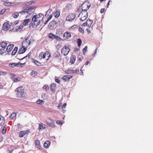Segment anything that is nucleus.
<instances>
[{"label": "nucleus", "mask_w": 153, "mask_h": 153, "mask_svg": "<svg viewBox=\"0 0 153 153\" xmlns=\"http://www.w3.org/2000/svg\"><path fill=\"white\" fill-rule=\"evenodd\" d=\"M44 15L41 13L33 16L30 24L33 28L36 27L41 24H43Z\"/></svg>", "instance_id": "obj_1"}, {"label": "nucleus", "mask_w": 153, "mask_h": 153, "mask_svg": "<svg viewBox=\"0 0 153 153\" xmlns=\"http://www.w3.org/2000/svg\"><path fill=\"white\" fill-rule=\"evenodd\" d=\"M24 89L23 86L18 88L16 90L17 92L16 95L17 97H25L24 95Z\"/></svg>", "instance_id": "obj_2"}, {"label": "nucleus", "mask_w": 153, "mask_h": 153, "mask_svg": "<svg viewBox=\"0 0 153 153\" xmlns=\"http://www.w3.org/2000/svg\"><path fill=\"white\" fill-rule=\"evenodd\" d=\"M39 58L40 59H45L46 60H48L51 56L50 53L48 51H46L44 53L42 52L39 54Z\"/></svg>", "instance_id": "obj_3"}, {"label": "nucleus", "mask_w": 153, "mask_h": 153, "mask_svg": "<svg viewBox=\"0 0 153 153\" xmlns=\"http://www.w3.org/2000/svg\"><path fill=\"white\" fill-rule=\"evenodd\" d=\"M7 45L6 42L2 41L0 43V54H2L6 53V47Z\"/></svg>", "instance_id": "obj_4"}, {"label": "nucleus", "mask_w": 153, "mask_h": 153, "mask_svg": "<svg viewBox=\"0 0 153 153\" xmlns=\"http://www.w3.org/2000/svg\"><path fill=\"white\" fill-rule=\"evenodd\" d=\"M88 16V13L86 11H82L79 14L78 17L80 20L83 21L87 19Z\"/></svg>", "instance_id": "obj_5"}, {"label": "nucleus", "mask_w": 153, "mask_h": 153, "mask_svg": "<svg viewBox=\"0 0 153 153\" xmlns=\"http://www.w3.org/2000/svg\"><path fill=\"white\" fill-rule=\"evenodd\" d=\"M70 46L65 45L61 50V53L62 54L65 56L67 55L70 51L69 48Z\"/></svg>", "instance_id": "obj_6"}, {"label": "nucleus", "mask_w": 153, "mask_h": 153, "mask_svg": "<svg viewBox=\"0 0 153 153\" xmlns=\"http://www.w3.org/2000/svg\"><path fill=\"white\" fill-rule=\"evenodd\" d=\"M31 44V41L28 37L24 40L22 42V47L23 48H27Z\"/></svg>", "instance_id": "obj_7"}, {"label": "nucleus", "mask_w": 153, "mask_h": 153, "mask_svg": "<svg viewBox=\"0 0 153 153\" xmlns=\"http://www.w3.org/2000/svg\"><path fill=\"white\" fill-rule=\"evenodd\" d=\"M26 13L27 15H29L35 11V7H27L25 9Z\"/></svg>", "instance_id": "obj_8"}, {"label": "nucleus", "mask_w": 153, "mask_h": 153, "mask_svg": "<svg viewBox=\"0 0 153 153\" xmlns=\"http://www.w3.org/2000/svg\"><path fill=\"white\" fill-rule=\"evenodd\" d=\"M47 124L49 126L52 128H54L56 126L54 122L51 119L47 118L46 120Z\"/></svg>", "instance_id": "obj_9"}, {"label": "nucleus", "mask_w": 153, "mask_h": 153, "mask_svg": "<svg viewBox=\"0 0 153 153\" xmlns=\"http://www.w3.org/2000/svg\"><path fill=\"white\" fill-rule=\"evenodd\" d=\"M75 16L74 13H70L67 17L66 20L69 22H72L75 19Z\"/></svg>", "instance_id": "obj_10"}, {"label": "nucleus", "mask_w": 153, "mask_h": 153, "mask_svg": "<svg viewBox=\"0 0 153 153\" xmlns=\"http://www.w3.org/2000/svg\"><path fill=\"white\" fill-rule=\"evenodd\" d=\"M82 11H86L88 10L89 7L90 6L88 4L84 3L81 5Z\"/></svg>", "instance_id": "obj_11"}, {"label": "nucleus", "mask_w": 153, "mask_h": 153, "mask_svg": "<svg viewBox=\"0 0 153 153\" xmlns=\"http://www.w3.org/2000/svg\"><path fill=\"white\" fill-rule=\"evenodd\" d=\"M29 132H30V130H27L25 131H22L19 132V137H22L24 135L28 134Z\"/></svg>", "instance_id": "obj_12"}, {"label": "nucleus", "mask_w": 153, "mask_h": 153, "mask_svg": "<svg viewBox=\"0 0 153 153\" xmlns=\"http://www.w3.org/2000/svg\"><path fill=\"white\" fill-rule=\"evenodd\" d=\"M79 71V69H71L65 71V72L67 74H74Z\"/></svg>", "instance_id": "obj_13"}, {"label": "nucleus", "mask_w": 153, "mask_h": 153, "mask_svg": "<svg viewBox=\"0 0 153 153\" xmlns=\"http://www.w3.org/2000/svg\"><path fill=\"white\" fill-rule=\"evenodd\" d=\"M85 26V23H84L82 25L79 26L78 28L79 31L81 33H84V30Z\"/></svg>", "instance_id": "obj_14"}, {"label": "nucleus", "mask_w": 153, "mask_h": 153, "mask_svg": "<svg viewBox=\"0 0 153 153\" xmlns=\"http://www.w3.org/2000/svg\"><path fill=\"white\" fill-rule=\"evenodd\" d=\"M10 28V25L7 22H5L3 25L2 29L4 31L8 30Z\"/></svg>", "instance_id": "obj_15"}, {"label": "nucleus", "mask_w": 153, "mask_h": 153, "mask_svg": "<svg viewBox=\"0 0 153 153\" xmlns=\"http://www.w3.org/2000/svg\"><path fill=\"white\" fill-rule=\"evenodd\" d=\"M56 22L55 21H52L49 23L48 26V27L50 29H53L56 26Z\"/></svg>", "instance_id": "obj_16"}, {"label": "nucleus", "mask_w": 153, "mask_h": 153, "mask_svg": "<svg viewBox=\"0 0 153 153\" xmlns=\"http://www.w3.org/2000/svg\"><path fill=\"white\" fill-rule=\"evenodd\" d=\"M63 36L65 39H68L71 37V33L67 31L64 33Z\"/></svg>", "instance_id": "obj_17"}, {"label": "nucleus", "mask_w": 153, "mask_h": 153, "mask_svg": "<svg viewBox=\"0 0 153 153\" xmlns=\"http://www.w3.org/2000/svg\"><path fill=\"white\" fill-rule=\"evenodd\" d=\"M14 46V45L13 44L9 45L6 48V52H7L8 53L10 52L12 50Z\"/></svg>", "instance_id": "obj_18"}, {"label": "nucleus", "mask_w": 153, "mask_h": 153, "mask_svg": "<svg viewBox=\"0 0 153 153\" xmlns=\"http://www.w3.org/2000/svg\"><path fill=\"white\" fill-rule=\"evenodd\" d=\"M73 77L71 75H65L62 77V79L65 82H67Z\"/></svg>", "instance_id": "obj_19"}, {"label": "nucleus", "mask_w": 153, "mask_h": 153, "mask_svg": "<svg viewBox=\"0 0 153 153\" xmlns=\"http://www.w3.org/2000/svg\"><path fill=\"white\" fill-rule=\"evenodd\" d=\"M93 21L90 19H88L87 20L86 23H85L86 26H88V27H92Z\"/></svg>", "instance_id": "obj_20"}, {"label": "nucleus", "mask_w": 153, "mask_h": 153, "mask_svg": "<svg viewBox=\"0 0 153 153\" xmlns=\"http://www.w3.org/2000/svg\"><path fill=\"white\" fill-rule=\"evenodd\" d=\"M35 146L39 150L41 149V146L40 141L39 140H35Z\"/></svg>", "instance_id": "obj_21"}, {"label": "nucleus", "mask_w": 153, "mask_h": 153, "mask_svg": "<svg viewBox=\"0 0 153 153\" xmlns=\"http://www.w3.org/2000/svg\"><path fill=\"white\" fill-rule=\"evenodd\" d=\"M56 87V84L55 83H53L51 84L50 86L51 90L52 92H54L55 91V88Z\"/></svg>", "instance_id": "obj_22"}, {"label": "nucleus", "mask_w": 153, "mask_h": 153, "mask_svg": "<svg viewBox=\"0 0 153 153\" xmlns=\"http://www.w3.org/2000/svg\"><path fill=\"white\" fill-rule=\"evenodd\" d=\"M51 143L48 141L47 140L44 142L43 145L45 149H48L49 148L50 145Z\"/></svg>", "instance_id": "obj_23"}, {"label": "nucleus", "mask_w": 153, "mask_h": 153, "mask_svg": "<svg viewBox=\"0 0 153 153\" xmlns=\"http://www.w3.org/2000/svg\"><path fill=\"white\" fill-rule=\"evenodd\" d=\"M27 48H23L22 47V48H20L18 51V53L19 54H22L25 53L27 50Z\"/></svg>", "instance_id": "obj_24"}, {"label": "nucleus", "mask_w": 153, "mask_h": 153, "mask_svg": "<svg viewBox=\"0 0 153 153\" xmlns=\"http://www.w3.org/2000/svg\"><path fill=\"white\" fill-rule=\"evenodd\" d=\"M5 120L4 117L0 115V126H1L4 125L5 123Z\"/></svg>", "instance_id": "obj_25"}, {"label": "nucleus", "mask_w": 153, "mask_h": 153, "mask_svg": "<svg viewBox=\"0 0 153 153\" xmlns=\"http://www.w3.org/2000/svg\"><path fill=\"white\" fill-rule=\"evenodd\" d=\"M76 58V57L75 55H73L71 56L70 58V62L71 64H72L74 63Z\"/></svg>", "instance_id": "obj_26"}, {"label": "nucleus", "mask_w": 153, "mask_h": 153, "mask_svg": "<svg viewBox=\"0 0 153 153\" xmlns=\"http://www.w3.org/2000/svg\"><path fill=\"white\" fill-rule=\"evenodd\" d=\"M19 13L20 15L25 16L26 17L28 16V15H27L26 13L25 9H24L22 11L19 12Z\"/></svg>", "instance_id": "obj_27"}, {"label": "nucleus", "mask_w": 153, "mask_h": 153, "mask_svg": "<svg viewBox=\"0 0 153 153\" xmlns=\"http://www.w3.org/2000/svg\"><path fill=\"white\" fill-rule=\"evenodd\" d=\"M45 125L44 124L42 123H39V130L41 129H44L45 128Z\"/></svg>", "instance_id": "obj_28"}, {"label": "nucleus", "mask_w": 153, "mask_h": 153, "mask_svg": "<svg viewBox=\"0 0 153 153\" xmlns=\"http://www.w3.org/2000/svg\"><path fill=\"white\" fill-rule=\"evenodd\" d=\"M78 27V26L76 25H74L71 26L69 28L70 30H72L75 29H76Z\"/></svg>", "instance_id": "obj_29"}, {"label": "nucleus", "mask_w": 153, "mask_h": 153, "mask_svg": "<svg viewBox=\"0 0 153 153\" xmlns=\"http://www.w3.org/2000/svg\"><path fill=\"white\" fill-rule=\"evenodd\" d=\"M30 20L29 19H27L24 20V22L23 23V24L25 26L28 25V24L30 22Z\"/></svg>", "instance_id": "obj_30"}, {"label": "nucleus", "mask_w": 153, "mask_h": 153, "mask_svg": "<svg viewBox=\"0 0 153 153\" xmlns=\"http://www.w3.org/2000/svg\"><path fill=\"white\" fill-rule=\"evenodd\" d=\"M56 36V35L53 34V33H50L49 34L48 36L49 38L52 39H55Z\"/></svg>", "instance_id": "obj_31"}, {"label": "nucleus", "mask_w": 153, "mask_h": 153, "mask_svg": "<svg viewBox=\"0 0 153 153\" xmlns=\"http://www.w3.org/2000/svg\"><path fill=\"white\" fill-rule=\"evenodd\" d=\"M18 50V48L15 47L12 52V55H14L16 53Z\"/></svg>", "instance_id": "obj_32"}, {"label": "nucleus", "mask_w": 153, "mask_h": 153, "mask_svg": "<svg viewBox=\"0 0 153 153\" xmlns=\"http://www.w3.org/2000/svg\"><path fill=\"white\" fill-rule=\"evenodd\" d=\"M54 15L55 17L57 18L60 16V13L59 11H57L54 13Z\"/></svg>", "instance_id": "obj_33"}, {"label": "nucleus", "mask_w": 153, "mask_h": 153, "mask_svg": "<svg viewBox=\"0 0 153 153\" xmlns=\"http://www.w3.org/2000/svg\"><path fill=\"white\" fill-rule=\"evenodd\" d=\"M37 72L35 71H32L30 73V75L33 76H35L37 74Z\"/></svg>", "instance_id": "obj_34"}, {"label": "nucleus", "mask_w": 153, "mask_h": 153, "mask_svg": "<svg viewBox=\"0 0 153 153\" xmlns=\"http://www.w3.org/2000/svg\"><path fill=\"white\" fill-rule=\"evenodd\" d=\"M36 103L37 104L40 105H43L44 103V102L42 100H39L36 101Z\"/></svg>", "instance_id": "obj_35"}, {"label": "nucleus", "mask_w": 153, "mask_h": 153, "mask_svg": "<svg viewBox=\"0 0 153 153\" xmlns=\"http://www.w3.org/2000/svg\"><path fill=\"white\" fill-rule=\"evenodd\" d=\"M19 13L17 12H14L12 15L13 17L15 18H17L19 16Z\"/></svg>", "instance_id": "obj_36"}, {"label": "nucleus", "mask_w": 153, "mask_h": 153, "mask_svg": "<svg viewBox=\"0 0 153 153\" xmlns=\"http://www.w3.org/2000/svg\"><path fill=\"white\" fill-rule=\"evenodd\" d=\"M77 42L78 47H80L82 44V41L80 39H78L77 40Z\"/></svg>", "instance_id": "obj_37"}, {"label": "nucleus", "mask_w": 153, "mask_h": 153, "mask_svg": "<svg viewBox=\"0 0 153 153\" xmlns=\"http://www.w3.org/2000/svg\"><path fill=\"white\" fill-rule=\"evenodd\" d=\"M16 116V114L15 113H13L10 116V119H13V118L15 117Z\"/></svg>", "instance_id": "obj_38"}, {"label": "nucleus", "mask_w": 153, "mask_h": 153, "mask_svg": "<svg viewBox=\"0 0 153 153\" xmlns=\"http://www.w3.org/2000/svg\"><path fill=\"white\" fill-rule=\"evenodd\" d=\"M34 62L35 63V64L37 66H41V63L37 60H34Z\"/></svg>", "instance_id": "obj_39"}, {"label": "nucleus", "mask_w": 153, "mask_h": 153, "mask_svg": "<svg viewBox=\"0 0 153 153\" xmlns=\"http://www.w3.org/2000/svg\"><path fill=\"white\" fill-rule=\"evenodd\" d=\"M6 130L7 128L6 126H4L1 131L2 133L3 134H5L6 132Z\"/></svg>", "instance_id": "obj_40"}, {"label": "nucleus", "mask_w": 153, "mask_h": 153, "mask_svg": "<svg viewBox=\"0 0 153 153\" xmlns=\"http://www.w3.org/2000/svg\"><path fill=\"white\" fill-rule=\"evenodd\" d=\"M42 88L45 89L46 91L48 90L49 89V87L48 85H45L42 87Z\"/></svg>", "instance_id": "obj_41"}, {"label": "nucleus", "mask_w": 153, "mask_h": 153, "mask_svg": "<svg viewBox=\"0 0 153 153\" xmlns=\"http://www.w3.org/2000/svg\"><path fill=\"white\" fill-rule=\"evenodd\" d=\"M52 16L51 15L50 16H49V17H48L46 22L44 23V25H46L48 22V21L51 18Z\"/></svg>", "instance_id": "obj_42"}, {"label": "nucleus", "mask_w": 153, "mask_h": 153, "mask_svg": "<svg viewBox=\"0 0 153 153\" xmlns=\"http://www.w3.org/2000/svg\"><path fill=\"white\" fill-rule=\"evenodd\" d=\"M87 46H85V48L83 49L82 51L83 54L85 55L87 51Z\"/></svg>", "instance_id": "obj_43"}, {"label": "nucleus", "mask_w": 153, "mask_h": 153, "mask_svg": "<svg viewBox=\"0 0 153 153\" xmlns=\"http://www.w3.org/2000/svg\"><path fill=\"white\" fill-rule=\"evenodd\" d=\"M42 97L44 99L47 98L48 96L46 93H42Z\"/></svg>", "instance_id": "obj_44"}, {"label": "nucleus", "mask_w": 153, "mask_h": 153, "mask_svg": "<svg viewBox=\"0 0 153 153\" xmlns=\"http://www.w3.org/2000/svg\"><path fill=\"white\" fill-rule=\"evenodd\" d=\"M12 80L15 82H17L20 81L18 78L16 77H13L12 78Z\"/></svg>", "instance_id": "obj_45"}, {"label": "nucleus", "mask_w": 153, "mask_h": 153, "mask_svg": "<svg viewBox=\"0 0 153 153\" xmlns=\"http://www.w3.org/2000/svg\"><path fill=\"white\" fill-rule=\"evenodd\" d=\"M83 59V57L82 55H79L78 57V60L79 62L81 61Z\"/></svg>", "instance_id": "obj_46"}, {"label": "nucleus", "mask_w": 153, "mask_h": 153, "mask_svg": "<svg viewBox=\"0 0 153 153\" xmlns=\"http://www.w3.org/2000/svg\"><path fill=\"white\" fill-rule=\"evenodd\" d=\"M9 66L11 67H13L16 66L15 63H10L9 65Z\"/></svg>", "instance_id": "obj_47"}, {"label": "nucleus", "mask_w": 153, "mask_h": 153, "mask_svg": "<svg viewBox=\"0 0 153 153\" xmlns=\"http://www.w3.org/2000/svg\"><path fill=\"white\" fill-rule=\"evenodd\" d=\"M67 105V104L66 103H64L62 107V108L63 110V111H65V110H64V109H65V107Z\"/></svg>", "instance_id": "obj_48"}, {"label": "nucleus", "mask_w": 153, "mask_h": 153, "mask_svg": "<svg viewBox=\"0 0 153 153\" xmlns=\"http://www.w3.org/2000/svg\"><path fill=\"white\" fill-rule=\"evenodd\" d=\"M7 74V72L5 71H0V76L4 75Z\"/></svg>", "instance_id": "obj_49"}, {"label": "nucleus", "mask_w": 153, "mask_h": 153, "mask_svg": "<svg viewBox=\"0 0 153 153\" xmlns=\"http://www.w3.org/2000/svg\"><path fill=\"white\" fill-rule=\"evenodd\" d=\"M55 39L59 41H60L62 40V39L61 37L56 35L55 36Z\"/></svg>", "instance_id": "obj_50"}, {"label": "nucleus", "mask_w": 153, "mask_h": 153, "mask_svg": "<svg viewBox=\"0 0 153 153\" xmlns=\"http://www.w3.org/2000/svg\"><path fill=\"white\" fill-rule=\"evenodd\" d=\"M6 10L4 9L0 11V15L3 14L5 12Z\"/></svg>", "instance_id": "obj_51"}, {"label": "nucleus", "mask_w": 153, "mask_h": 153, "mask_svg": "<svg viewBox=\"0 0 153 153\" xmlns=\"http://www.w3.org/2000/svg\"><path fill=\"white\" fill-rule=\"evenodd\" d=\"M24 64L20 63H15L16 66L19 67L21 66L22 65H23Z\"/></svg>", "instance_id": "obj_52"}, {"label": "nucleus", "mask_w": 153, "mask_h": 153, "mask_svg": "<svg viewBox=\"0 0 153 153\" xmlns=\"http://www.w3.org/2000/svg\"><path fill=\"white\" fill-rule=\"evenodd\" d=\"M23 26L20 25L18 27V28H16V29L17 30H19L22 29L23 28Z\"/></svg>", "instance_id": "obj_53"}, {"label": "nucleus", "mask_w": 153, "mask_h": 153, "mask_svg": "<svg viewBox=\"0 0 153 153\" xmlns=\"http://www.w3.org/2000/svg\"><path fill=\"white\" fill-rule=\"evenodd\" d=\"M56 123L62 125L63 124L62 122L60 120H57L56 121Z\"/></svg>", "instance_id": "obj_54"}, {"label": "nucleus", "mask_w": 153, "mask_h": 153, "mask_svg": "<svg viewBox=\"0 0 153 153\" xmlns=\"http://www.w3.org/2000/svg\"><path fill=\"white\" fill-rule=\"evenodd\" d=\"M5 85V84H4L0 83V88H2Z\"/></svg>", "instance_id": "obj_55"}, {"label": "nucleus", "mask_w": 153, "mask_h": 153, "mask_svg": "<svg viewBox=\"0 0 153 153\" xmlns=\"http://www.w3.org/2000/svg\"><path fill=\"white\" fill-rule=\"evenodd\" d=\"M62 103L61 102H60L58 106H57V107L58 109H59L62 106Z\"/></svg>", "instance_id": "obj_56"}, {"label": "nucleus", "mask_w": 153, "mask_h": 153, "mask_svg": "<svg viewBox=\"0 0 153 153\" xmlns=\"http://www.w3.org/2000/svg\"><path fill=\"white\" fill-rule=\"evenodd\" d=\"M55 81L58 83H60V81L58 79H55Z\"/></svg>", "instance_id": "obj_57"}, {"label": "nucleus", "mask_w": 153, "mask_h": 153, "mask_svg": "<svg viewBox=\"0 0 153 153\" xmlns=\"http://www.w3.org/2000/svg\"><path fill=\"white\" fill-rule=\"evenodd\" d=\"M105 11V9H101L100 10V12L101 13H103Z\"/></svg>", "instance_id": "obj_58"}, {"label": "nucleus", "mask_w": 153, "mask_h": 153, "mask_svg": "<svg viewBox=\"0 0 153 153\" xmlns=\"http://www.w3.org/2000/svg\"><path fill=\"white\" fill-rule=\"evenodd\" d=\"M34 2L33 1H30L28 2V3L29 4H31Z\"/></svg>", "instance_id": "obj_59"}, {"label": "nucleus", "mask_w": 153, "mask_h": 153, "mask_svg": "<svg viewBox=\"0 0 153 153\" xmlns=\"http://www.w3.org/2000/svg\"><path fill=\"white\" fill-rule=\"evenodd\" d=\"M86 30H87V32L88 33H89L90 32V30H89V29L87 28H86Z\"/></svg>", "instance_id": "obj_60"}, {"label": "nucleus", "mask_w": 153, "mask_h": 153, "mask_svg": "<svg viewBox=\"0 0 153 153\" xmlns=\"http://www.w3.org/2000/svg\"><path fill=\"white\" fill-rule=\"evenodd\" d=\"M90 63V62L88 61H87L85 63V65H87L88 64Z\"/></svg>", "instance_id": "obj_61"}, {"label": "nucleus", "mask_w": 153, "mask_h": 153, "mask_svg": "<svg viewBox=\"0 0 153 153\" xmlns=\"http://www.w3.org/2000/svg\"><path fill=\"white\" fill-rule=\"evenodd\" d=\"M97 49H95V52H94V56H95V55L96 54V53H97Z\"/></svg>", "instance_id": "obj_62"}, {"label": "nucleus", "mask_w": 153, "mask_h": 153, "mask_svg": "<svg viewBox=\"0 0 153 153\" xmlns=\"http://www.w3.org/2000/svg\"><path fill=\"white\" fill-rule=\"evenodd\" d=\"M27 55L26 56H25V57H24L22 58V59H20V60H22V59H23L25 58V57H27Z\"/></svg>", "instance_id": "obj_63"}, {"label": "nucleus", "mask_w": 153, "mask_h": 153, "mask_svg": "<svg viewBox=\"0 0 153 153\" xmlns=\"http://www.w3.org/2000/svg\"><path fill=\"white\" fill-rule=\"evenodd\" d=\"M19 153H23V152L22 151H21Z\"/></svg>", "instance_id": "obj_64"}]
</instances>
